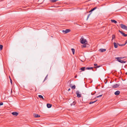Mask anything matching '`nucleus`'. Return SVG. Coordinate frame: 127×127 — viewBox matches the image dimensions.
I'll use <instances>...</instances> for the list:
<instances>
[{"label":"nucleus","instance_id":"f257e3e1","mask_svg":"<svg viewBox=\"0 0 127 127\" xmlns=\"http://www.w3.org/2000/svg\"><path fill=\"white\" fill-rule=\"evenodd\" d=\"M85 69L87 70H91L92 69V70L93 71H95V70H94L93 69V68L92 67H83L81 68H80V70H81L82 71H84Z\"/></svg>","mask_w":127,"mask_h":127},{"label":"nucleus","instance_id":"f03ea898","mask_svg":"<svg viewBox=\"0 0 127 127\" xmlns=\"http://www.w3.org/2000/svg\"><path fill=\"white\" fill-rule=\"evenodd\" d=\"M80 42L82 44H87L88 42L86 39H84V38L82 37L80 39Z\"/></svg>","mask_w":127,"mask_h":127},{"label":"nucleus","instance_id":"7ed1b4c3","mask_svg":"<svg viewBox=\"0 0 127 127\" xmlns=\"http://www.w3.org/2000/svg\"><path fill=\"white\" fill-rule=\"evenodd\" d=\"M116 59H117V61L119 62L122 63H124L126 62V61H124L123 60L119 59L118 58H115Z\"/></svg>","mask_w":127,"mask_h":127},{"label":"nucleus","instance_id":"20e7f679","mask_svg":"<svg viewBox=\"0 0 127 127\" xmlns=\"http://www.w3.org/2000/svg\"><path fill=\"white\" fill-rule=\"evenodd\" d=\"M79 91H77L76 92V94L77 95V96L78 97H80L81 96V94H79Z\"/></svg>","mask_w":127,"mask_h":127},{"label":"nucleus","instance_id":"39448f33","mask_svg":"<svg viewBox=\"0 0 127 127\" xmlns=\"http://www.w3.org/2000/svg\"><path fill=\"white\" fill-rule=\"evenodd\" d=\"M70 30L69 29H66L65 31L63 30L62 32L64 33H66L68 32H70Z\"/></svg>","mask_w":127,"mask_h":127},{"label":"nucleus","instance_id":"423d86ee","mask_svg":"<svg viewBox=\"0 0 127 127\" xmlns=\"http://www.w3.org/2000/svg\"><path fill=\"white\" fill-rule=\"evenodd\" d=\"M120 25L121 26V28L124 29L126 30V28L127 27V26L124 25L123 24H120Z\"/></svg>","mask_w":127,"mask_h":127},{"label":"nucleus","instance_id":"0eeeda50","mask_svg":"<svg viewBox=\"0 0 127 127\" xmlns=\"http://www.w3.org/2000/svg\"><path fill=\"white\" fill-rule=\"evenodd\" d=\"M120 85L119 84H116L115 85H114L112 87L113 88H116L118 87Z\"/></svg>","mask_w":127,"mask_h":127},{"label":"nucleus","instance_id":"6e6552de","mask_svg":"<svg viewBox=\"0 0 127 127\" xmlns=\"http://www.w3.org/2000/svg\"><path fill=\"white\" fill-rule=\"evenodd\" d=\"M119 32L122 34L123 36L125 37L127 36V34H126L124 33L120 30H119Z\"/></svg>","mask_w":127,"mask_h":127},{"label":"nucleus","instance_id":"1a4fd4ad","mask_svg":"<svg viewBox=\"0 0 127 127\" xmlns=\"http://www.w3.org/2000/svg\"><path fill=\"white\" fill-rule=\"evenodd\" d=\"M12 114L14 116H16L18 115L19 113L17 112H13L12 113Z\"/></svg>","mask_w":127,"mask_h":127},{"label":"nucleus","instance_id":"9d476101","mask_svg":"<svg viewBox=\"0 0 127 127\" xmlns=\"http://www.w3.org/2000/svg\"><path fill=\"white\" fill-rule=\"evenodd\" d=\"M106 49H100L99 50V51L100 52H105L106 51Z\"/></svg>","mask_w":127,"mask_h":127},{"label":"nucleus","instance_id":"9b49d317","mask_svg":"<svg viewBox=\"0 0 127 127\" xmlns=\"http://www.w3.org/2000/svg\"><path fill=\"white\" fill-rule=\"evenodd\" d=\"M120 92L119 91H117L115 92L114 94L116 95H118L120 94Z\"/></svg>","mask_w":127,"mask_h":127},{"label":"nucleus","instance_id":"f8f14e48","mask_svg":"<svg viewBox=\"0 0 127 127\" xmlns=\"http://www.w3.org/2000/svg\"><path fill=\"white\" fill-rule=\"evenodd\" d=\"M33 116L35 117H40V116L36 114H33Z\"/></svg>","mask_w":127,"mask_h":127},{"label":"nucleus","instance_id":"ddd939ff","mask_svg":"<svg viewBox=\"0 0 127 127\" xmlns=\"http://www.w3.org/2000/svg\"><path fill=\"white\" fill-rule=\"evenodd\" d=\"M47 108H49L52 107V105L50 104L47 103Z\"/></svg>","mask_w":127,"mask_h":127},{"label":"nucleus","instance_id":"4468645a","mask_svg":"<svg viewBox=\"0 0 127 127\" xmlns=\"http://www.w3.org/2000/svg\"><path fill=\"white\" fill-rule=\"evenodd\" d=\"M114 47L115 48H117V47H118V44L115 42H114Z\"/></svg>","mask_w":127,"mask_h":127},{"label":"nucleus","instance_id":"2eb2a0df","mask_svg":"<svg viewBox=\"0 0 127 127\" xmlns=\"http://www.w3.org/2000/svg\"><path fill=\"white\" fill-rule=\"evenodd\" d=\"M97 7H94V8H93L92 9H91L89 11V12H92V11H94V10H95L97 8Z\"/></svg>","mask_w":127,"mask_h":127},{"label":"nucleus","instance_id":"dca6fc26","mask_svg":"<svg viewBox=\"0 0 127 127\" xmlns=\"http://www.w3.org/2000/svg\"><path fill=\"white\" fill-rule=\"evenodd\" d=\"M111 22L114 23L115 24L117 23V21L114 20H111Z\"/></svg>","mask_w":127,"mask_h":127},{"label":"nucleus","instance_id":"f3484780","mask_svg":"<svg viewBox=\"0 0 127 127\" xmlns=\"http://www.w3.org/2000/svg\"><path fill=\"white\" fill-rule=\"evenodd\" d=\"M38 97L39 98L42 99L43 100H44V99L43 98V96H42V95H38Z\"/></svg>","mask_w":127,"mask_h":127},{"label":"nucleus","instance_id":"a211bd4d","mask_svg":"<svg viewBox=\"0 0 127 127\" xmlns=\"http://www.w3.org/2000/svg\"><path fill=\"white\" fill-rule=\"evenodd\" d=\"M76 103V102L75 101H74L72 103H71L70 104V105L71 106H72V105H74Z\"/></svg>","mask_w":127,"mask_h":127},{"label":"nucleus","instance_id":"6ab92c4d","mask_svg":"<svg viewBox=\"0 0 127 127\" xmlns=\"http://www.w3.org/2000/svg\"><path fill=\"white\" fill-rule=\"evenodd\" d=\"M71 50L72 51V52L73 54H74L75 51V50L73 48H72L71 49Z\"/></svg>","mask_w":127,"mask_h":127},{"label":"nucleus","instance_id":"aec40b11","mask_svg":"<svg viewBox=\"0 0 127 127\" xmlns=\"http://www.w3.org/2000/svg\"><path fill=\"white\" fill-rule=\"evenodd\" d=\"M97 100H96L94 101L91 102L89 103V104H93V103H95V102Z\"/></svg>","mask_w":127,"mask_h":127},{"label":"nucleus","instance_id":"412c9836","mask_svg":"<svg viewBox=\"0 0 127 127\" xmlns=\"http://www.w3.org/2000/svg\"><path fill=\"white\" fill-rule=\"evenodd\" d=\"M71 88L73 89H74L75 88V85L71 87Z\"/></svg>","mask_w":127,"mask_h":127},{"label":"nucleus","instance_id":"4be33fe9","mask_svg":"<svg viewBox=\"0 0 127 127\" xmlns=\"http://www.w3.org/2000/svg\"><path fill=\"white\" fill-rule=\"evenodd\" d=\"M3 47V46L2 45H0V50H1L2 49Z\"/></svg>","mask_w":127,"mask_h":127},{"label":"nucleus","instance_id":"5701e85b","mask_svg":"<svg viewBox=\"0 0 127 127\" xmlns=\"http://www.w3.org/2000/svg\"><path fill=\"white\" fill-rule=\"evenodd\" d=\"M84 44V45H82V47H86V44Z\"/></svg>","mask_w":127,"mask_h":127},{"label":"nucleus","instance_id":"b1692460","mask_svg":"<svg viewBox=\"0 0 127 127\" xmlns=\"http://www.w3.org/2000/svg\"><path fill=\"white\" fill-rule=\"evenodd\" d=\"M9 78L10 80V82H11V84H12V80L11 79V78L9 76Z\"/></svg>","mask_w":127,"mask_h":127},{"label":"nucleus","instance_id":"393cba45","mask_svg":"<svg viewBox=\"0 0 127 127\" xmlns=\"http://www.w3.org/2000/svg\"><path fill=\"white\" fill-rule=\"evenodd\" d=\"M107 80L106 79H105V81H104V82H105V84H106L107 82Z\"/></svg>","mask_w":127,"mask_h":127},{"label":"nucleus","instance_id":"a878e982","mask_svg":"<svg viewBox=\"0 0 127 127\" xmlns=\"http://www.w3.org/2000/svg\"><path fill=\"white\" fill-rule=\"evenodd\" d=\"M118 75H120H120L121 74H123V73H122V72H118Z\"/></svg>","mask_w":127,"mask_h":127},{"label":"nucleus","instance_id":"bb28decb","mask_svg":"<svg viewBox=\"0 0 127 127\" xmlns=\"http://www.w3.org/2000/svg\"><path fill=\"white\" fill-rule=\"evenodd\" d=\"M115 38V35H112V40L113 39H114V38Z\"/></svg>","mask_w":127,"mask_h":127},{"label":"nucleus","instance_id":"cd10ccee","mask_svg":"<svg viewBox=\"0 0 127 127\" xmlns=\"http://www.w3.org/2000/svg\"><path fill=\"white\" fill-rule=\"evenodd\" d=\"M118 45L120 46H124L125 45V44H118Z\"/></svg>","mask_w":127,"mask_h":127},{"label":"nucleus","instance_id":"c85d7f7f","mask_svg":"<svg viewBox=\"0 0 127 127\" xmlns=\"http://www.w3.org/2000/svg\"><path fill=\"white\" fill-rule=\"evenodd\" d=\"M102 96V95H99L96 96V98H98L99 97H101Z\"/></svg>","mask_w":127,"mask_h":127},{"label":"nucleus","instance_id":"c756f323","mask_svg":"<svg viewBox=\"0 0 127 127\" xmlns=\"http://www.w3.org/2000/svg\"><path fill=\"white\" fill-rule=\"evenodd\" d=\"M116 58H118L119 59H122L123 58H124V57H116Z\"/></svg>","mask_w":127,"mask_h":127},{"label":"nucleus","instance_id":"7c9ffc66","mask_svg":"<svg viewBox=\"0 0 127 127\" xmlns=\"http://www.w3.org/2000/svg\"><path fill=\"white\" fill-rule=\"evenodd\" d=\"M91 13H90L89 14H88V16H87V20L89 18V17L90 16V15H91Z\"/></svg>","mask_w":127,"mask_h":127},{"label":"nucleus","instance_id":"2f4dec72","mask_svg":"<svg viewBox=\"0 0 127 127\" xmlns=\"http://www.w3.org/2000/svg\"><path fill=\"white\" fill-rule=\"evenodd\" d=\"M96 93V92H95L94 93H91V94L92 95H93L95 94V93Z\"/></svg>","mask_w":127,"mask_h":127},{"label":"nucleus","instance_id":"473e14b6","mask_svg":"<svg viewBox=\"0 0 127 127\" xmlns=\"http://www.w3.org/2000/svg\"><path fill=\"white\" fill-rule=\"evenodd\" d=\"M48 76V75H47V76H46V77H45V78L44 79V81L45 80H46V78H47V77Z\"/></svg>","mask_w":127,"mask_h":127},{"label":"nucleus","instance_id":"72a5a7b5","mask_svg":"<svg viewBox=\"0 0 127 127\" xmlns=\"http://www.w3.org/2000/svg\"><path fill=\"white\" fill-rule=\"evenodd\" d=\"M71 81H70V80H69V81H68V82H67V84H68V83H69V84H70L71 83Z\"/></svg>","mask_w":127,"mask_h":127},{"label":"nucleus","instance_id":"f704fd0d","mask_svg":"<svg viewBox=\"0 0 127 127\" xmlns=\"http://www.w3.org/2000/svg\"><path fill=\"white\" fill-rule=\"evenodd\" d=\"M100 66H97L96 67H94V68H95V69H96V68H95L96 67H97V68H98Z\"/></svg>","mask_w":127,"mask_h":127},{"label":"nucleus","instance_id":"c9c22d12","mask_svg":"<svg viewBox=\"0 0 127 127\" xmlns=\"http://www.w3.org/2000/svg\"><path fill=\"white\" fill-rule=\"evenodd\" d=\"M3 104V103L2 102H1V103H0V106L1 105H2Z\"/></svg>","mask_w":127,"mask_h":127},{"label":"nucleus","instance_id":"e433bc0d","mask_svg":"<svg viewBox=\"0 0 127 127\" xmlns=\"http://www.w3.org/2000/svg\"><path fill=\"white\" fill-rule=\"evenodd\" d=\"M101 69H102V71H103L104 70V68L102 67L101 68Z\"/></svg>","mask_w":127,"mask_h":127},{"label":"nucleus","instance_id":"4c0bfd02","mask_svg":"<svg viewBox=\"0 0 127 127\" xmlns=\"http://www.w3.org/2000/svg\"><path fill=\"white\" fill-rule=\"evenodd\" d=\"M72 84H71V83L70 84L69 86L70 87H72Z\"/></svg>","mask_w":127,"mask_h":127},{"label":"nucleus","instance_id":"58836bf2","mask_svg":"<svg viewBox=\"0 0 127 127\" xmlns=\"http://www.w3.org/2000/svg\"><path fill=\"white\" fill-rule=\"evenodd\" d=\"M127 41H126L125 42V43L124 44H125V45L127 44Z\"/></svg>","mask_w":127,"mask_h":127},{"label":"nucleus","instance_id":"ea45409f","mask_svg":"<svg viewBox=\"0 0 127 127\" xmlns=\"http://www.w3.org/2000/svg\"><path fill=\"white\" fill-rule=\"evenodd\" d=\"M94 65L95 66H96L97 65V64H94Z\"/></svg>","mask_w":127,"mask_h":127},{"label":"nucleus","instance_id":"a19ab883","mask_svg":"<svg viewBox=\"0 0 127 127\" xmlns=\"http://www.w3.org/2000/svg\"><path fill=\"white\" fill-rule=\"evenodd\" d=\"M70 90V88H69V89H68V91H69Z\"/></svg>","mask_w":127,"mask_h":127},{"label":"nucleus","instance_id":"79ce46f5","mask_svg":"<svg viewBox=\"0 0 127 127\" xmlns=\"http://www.w3.org/2000/svg\"><path fill=\"white\" fill-rule=\"evenodd\" d=\"M77 77V75H76V76H75V78H76Z\"/></svg>","mask_w":127,"mask_h":127},{"label":"nucleus","instance_id":"37998d69","mask_svg":"<svg viewBox=\"0 0 127 127\" xmlns=\"http://www.w3.org/2000/svg\"><path fill=\"white\" fill-rule=\"evenodd\" d=\"M126 30H127V28H126Z\"/></svg>","mask_w":127,"mask_h":127},{"label":"nucleus","instance_id":"c03bdc74","mask_svg":"<svg viewBox=\"0 0 127 127\" xmlns=\"http://www.w3.org/2000/svg\"><path fill=\"white\" fill-rule=\"evenodd\" d=\"M126 74V75H127V72L126 73H125Z\"/></svg>","mask_w":127,"mask_h":127}]
</instances>
